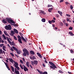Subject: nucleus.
I'll return each instance as SVG.
<instances>
[{
    "label": "nucleus",
    "instance_id": "nucleus-1",
    "mask_svg": "<svg viewBox=\"0 0 74 74\" xmlns=\"http://www.w3.org/2000/svg\"><path fill=\"white\" fill-rule=\"evenodd\" d=\"M6 20L9 23H10L11 25L12 23H14V24L15 23V22L10 18L8 17L6 18Z\"/></svg>",
    "mask_w": 74,
    "mask_h": 74
},
{
    "label": "nucleus",
    "instance_id": "nucleus-2",
    "mask_svg": "<svg viewBox=\"0 0 74 74\" xmlns=\"http://www.w3.org/2000/svg\"><path fill=\"white\" fill-rule=\"evenodd\" d=\"M23 51L24 52V53L23 54V56H26V55H29V52L27 51V50L26 49V48L24 49L23 50Z\"/></svg>",
    "mask_w": 74,
    "mask_h": 74
},
{
    "label": "nucleus",
    "instance_id": "nucleus-3",
    "mask_svg": "<svg viewBox=\"0 0 74 74\" xmlns=\"http://www.w3.org/2000/svg\"><path fill=\"white\" fill-rule=\"evenodd\" d=\"M49 63L51 66H50V68H51V69H57V67L55 66V65L52 62H49Z\"/></svg>",
    "mask_w": 74,
    "mask_h": 74
},
{
    "label": "nucleus",
    "instance_id": "nucleus-4",
    "mask_svg": "<svg viewBox=\"0 0 74 74\" xmlns=\"http://www.w3.org/2000/svg\"><path fill=\"white\" fill-rule=\"evenodd\" d=\"M14 66L18 70H20V68H19V67L18 66V62H15V61L14 62Z\"/></svg>",
    "mask_w": 74,
    "mask_h": 74
},
{
    "label": "nucleus",
    "instance_id": "nucleus-5",
    "mask_svg": "<svg viewBox=\"0 0 74 74\" xmlns=\"http://www.w3.org/2000/svg\"><path fill=\"white\" fill-rule=\"evenodd\" d=\"M5 29L7 30H11V26L10 25H8V26L6 25L5 27Z\"/></svg>",
    "mask_w": 74,
    "mask_h": 74
},
{
    "label": "nucleus",
    "instance_id": "nucleus-6",
    "mask_svg": "<svg viewBox=\"0 0 74 74\" xmlns=\"http://www.w3.org/2000/svg\"><path fill=\"white\" fill-rule=\"evenodd\" d=\"M12 48H13V49L15 51H17V53L18 54H20V53H21V51L18 50V49L16 48L14 46L12 47Z\"/></svg>",
    "mask_w": 74,
    "mask_h": 74
},
{
    "label": "nucleus",
    "instance_id": "nucleus-7",
    "mask_svg": "<svg viewBox=\"0 0 74 74\" xmlns=\"http://www.w3.org/2000/svg\"><path fill=\"white\" fill-rule=\"evenodd\" d=\"M20 34L21 36V38L22 39V40L24 41L25 42H27L26 41V39H25L24 38H23V35L22 33H21V32H20Z\"/></svg>",
    "mask_w": 74,
    "mask_h": 74
},
{
    "label": "nucleus",
    "instance_id": "nucleus-8",
    "mask_svg": "<svg viewBox=\"0 0 74 74\" xmlns=\"http://www.w3.org/2000/svg\"><path fill=\"white\" fill-rule=\"evenodd\" d=\"M2 23H3L4 24H5V23H7V21L5 20V19H3L2 21Z\"/></svg>",
    "mask_w": 74,
    "mask_h": 74
},
{
    "label": "nucleus",
    "instance_id": "nucleus-9",
    "mask_svg": "<svg viewBox=\"0 0 74 74\" xmlns=\"http://www.w3.org/2000/svg\"><path fill=\"white\" fill-rule=\"evenodd\" d=\"M39 13H40V14H42L44 15L46 14V13H45V12H44V11L41 10H39Z\"/></svg>",
    "mask_w": 74,
    "mask_h": 74
},
{
    "label": "nucleus",
    "instance_id": "nucleus-10",
    "mask_svg": "<svg viewBox=\"0 0 74 74\" xmlns=\"http://www.w3.org/2000/svg\"><path fill=\"white\" fill-rule=\"evenodd\" d=\"M23 69L25 71H28L29 70L25 66H24V67H23Z\"/></svg>",
    "mask_w": 74,
    "mask_h": 74
},
{
    "label": "nucleus",
    "instance_id": "nucleus-11",
    "mask_svg": "<svg viewBox=\"0 0 74 74\" xmlns=\"http://www.w3.org/2000/svg\"><path fill=\"white\" fill-rule=\"evenodd\" d=\"M53 9V8H49L48 10V11H49V12H52V10Z\"/></svg>",
    "mask_w": 74,
    "mask_h": 74
},
{
    "label": "nucleus",
    "instance_id": "nucleus-12",
    "mask_svg": "<svg viewBox=\"0 0 74 74\" xmlns=\"http://www.w3.org/2000/svg\"><path fill=\"white\" fill-rule=\"evenodd\" d=\"M14 69L15 73L16 74H19V71H16V69H16V68H15Z\"/></svg>",
    "mask_w": 74,
    "mask_h": 74
},
{
    "label": "nucleus",
    "instance_id": "nucleus-13",
    "mask_svg": "<svg viewBox=\"0 0 74 74\" xmlns=\"http://www.w3.org/2000/svg\"><path fill=\"white\" fill-rule=\"evenodd\" d=\"M69 33L71 36H73L74 35V34H73V33L72 32H69Z\"/></svg>",
    "mask_w": 74,
    "mask_h": 74
},
{
    "label": "nucleus",
    "instance_id": "nucleus-14",
    "mask_svg": "<svg viewBox=\"0 0 74 74\" xmlns=\"http://www.w3.org/2000/svg\"><path fill=\"white\" fill-rule=\"evenodd\" d=\"M34 64L35 65H37L38 64V61L36 60H35L34 61Z\"/></svg>",
    "mask_w": 74,
    "mask_h": 74
},
{
    "label": "nucleus",
    "instance_id": "nucleus-15",
    "mask_svg": "<svg viewBox=\"0 0 74 74\" xmlns=\"http://www.w3.org/2000/svg\"><path fill=\"white\" fill-rule=\"evenodd\" d=\"M37 54L38 56L40 57V58H42V56L41 55L40 53L38 52L37 53Z\"/></svg>",
    "mask_w": 74,
    "mask_h": 74
},
{
    "label": "nucleus",
    "instance_id": "nucleus-16",
    "mask_svg": "<svg viewBox=\"0 0 74 74\" xmlns=\"http://www.w3.org/2000/svg\"><path fill=\"white\" fill-rule=\"evenodd\" d=\"M58 13L59 14H60L61 16H62V14H63V13H62V12H60V11H58Z\"/></svg>",
    "mask_w": 74,
    "mask_h": 74
},
{
    "label": "nucleus",
    "instance_id": "nucleus-17",
    "mask_svg": "<svg viewBox=\"0 0 74 74\" xmlns=\"http://www.w3.org/2000/svg\"><path fill=\"white\" fill-rule=\"evenodd\" d=\"M36 70L40 74H43V72H42L41 71H40L38 69H36Z\"/></svg>",
    "mask_w": 74,
    "mask_h": 74
},
{
    "label": "nucleus",
    "instance_id": "nucleus-18",
    "mask_svg": "<svg viewBox=\"0 0 74 74\" xmlns=\"http://www.w3.org/2000/svg\"><path fill=\"white\" fill-rule=\"evenodd\" d=\"M5 48H6V47L5 45H3V50L4 51H6Z\"/></svg>",
    "mask_w": 74,
    "mask_h": 74
},
{
    "label": "nucleus",
    "instance_id": "nucleus-19",
    "mask_svg": "<svg viewBox=\"0 0 74 74\" xmlns=\"http://www.w3.org/2000/svg\"><path fill=\"white\" fill-rule=\"evenodd\" d=\"M30 53L31 55H34L35 54L34 52L33 51H30Z\"/></svg>",
    "mask_w": 74,
    "mask_h": 74
},
{
    "label": "nucleus",
    "instance_id": "nucleus-20",
    "mask_svg": "<svg viewBox=\"0 0 74 74\" xmlns=\"http://www.w3.org/2000/svg\"><path fill=\"white\" fill-rule=\"evenodd\" d=\"M14 31L16 33H17V34H18V30H16L15 29H14Z\"/></svg>",
    "mask_w": 74,
    "mask_h": 74
},
{
    "label": "nucleus",
    "instance_id": "nucleus-21",
    "mask_svg": "<svg viewBox=\"0 0 74 74\" xmlns=\"http://www.w3.org/2000/svg\"><path fill=\"white\" fill-rule=\"evenodd\" d=\"M29 62H27L26 63V65L28 67H29Z\"/></svg>",
    "mask_w": 74,
    "mask_h": 74
},
{
    "label": "nucleus",
    "instance_id": "nucleus-22",
    "mask_svg": "<svg viewBox=\"0 0 74 74\" xmlns=\"http://www.w3.org/2000/svg\"><path fill=\"white\" fill-rule=\"evenodd\" d=\"M9 60L10 62H11V63L13 62V60H12V59L9 58Z\"/></svg>",
    "mask_w": 74,
    "mask_h": 74
},
{
    "label": "nucleus",
    "instance_id": "nucleus-23",
    "mask_svg": "<svg viewBox=\"0 0 74 74\" xmlns=\"http://www.w3.org/2000/svg\"><path fill=\"white\" fill-rule=\"evenodd\" d=\"M4 34H5V35H6L7 36H8V37H10V36L8 35V34L7 32H4Z\"/></svg>",
    "mask_w": 74,
    "mask_h": 74
},
{
    "label": "nucleus",
    "instance_id": "nucleus-24",
    "mask_svg": "<svg viewBox=\"0 0 74 74\" xmlns=\"http://www.w3.org/2000/svg\"><path fill=\"white\" fill-rule=\"evenodd\" d=\"M10 67L12 69V71H13V72H14V68H13L12 66H11Z\"/></svg>",
    "mask_w": 74,
    "mask_h": 74
},
{
    "label": "nucleus",
    "instance_id": "nucleus-25",
    "mask_svg": "<svg viewBox=\"0 0 74 74\" xmlns=\"http://www.w3.org/2000/svg\"><path fill=\"white\" fill-rule=\"evenodd\" d=\"M18 41H19V42L21 43V44H22V42L21 39H18Z\"/></svg>",
    "mask_w": 74,
    "mask_h": 74
},
{
    "label": "nucleus",
    "instance_id": "nucleus-26",
    "mask_svg": "<svg viewBox=\"0 0 74 74\" xmlns=\"http://www.w3.org/2000/svg\"><path fill=\"white\" fill-rule=\"evenodd\" d=\"M45 19L44 18L42 19V21L43 22H45Z\"/></svg>",
    "mask_w": 74,
    "mask_h": 74
},
{
    "label": "nucleus",
    "instance_id": "nucleus-27",
    "mask_svg": "<svg viewBox=\"0 0 74 74\" xmlns=\"http://www.w3.org/2000/svg\"><path fill=\"white\" fill-rule=\"evenodd\" d=\"M31 64H32V65L33 66H34V62L33 61H31Z\"/></svg>",
    "mask_w": 74,
    "mask_h": 74
},
{
    "label": "nucleus",
    "instance_id": "nucleus-28",
    "mask_svg": "<svg viewBox=\"0 0 74 74\" xmlns=\"http://www.w3.org/2000/svg\"><path fill=\"white\" fill-rule=\"evenodd\" d=\"M2 36L5 40H6V37H5V35L4 34H3Z\"/></svg>",
    "mask_w": 74,
    "mask_h": 74
},
{
    "label": "nucleus",
    "instance_id": "nucleus-29",
    "mask_svg": "<svg viewBox=\"0 0 74 74\" xmlns=\"http://www.w3.org/2000/svg\"><path fill=\"white\" fill-rule=\"evenodd\" d=\"M12 45H13V46H15V45H15V43H14V41H12Z\"/></svg>",
    "mask_w": 74,
    "mask_h": 74
},
{
    "label": "nucleus",
    "instance_id": "nucleus-30",
    "mask_svg": "<svg viewBox=\"0 0 74 74\" xmlns=\"http://www.w3.org/2000/svg\"><path fill=\"white\" fill-rule=\"evenodd\" d=\"M7 40L9 42V43H11V42L10 41V40H9L8 38V39H7Z\"/></svg>",
    "mask_w": 74,
    "mask_h": 74
},
{
    "label": "nucleus",
    "instance_id": "nucleus-31",
    "mask_svg": "<svg viewBox=\"0 0 74 74\" xmlns=\"http://www.w3.org/2000/svg\"><path fill=\"white\" fill-rule=\"evenodd\" d=\"M10 54L13 57H14V54L12 53H10Z\"/></svg>",
    "mask_w": 74,
    "mask_h": 74
},
{
    "label": "nucleus",
    "instance_id": "nucleus-32",
    "mask_svg": "<svg viewBox=\"0 0 74 74\" xmlns=\"http://www.w3.org/2000/svg\"><path fill=\"white\" fill-rule=\"evenodd\" d=\"M12 25H13V26H16V27H18V25H17V24H12Z\"/></svg>",
    "mask_w": 74,
    "mask_h": 74
},
{
    "label": "nucleus",
    "instance_id": "nucleus-33",
    "mask_svg": "<svg viewBox=\"0 0 74 74\" xmlns=\"http://www.w3.org/2000/svg\"><path fill=\"white\" fill-rule=\"evenodd\" d=\"M70 7L71 10H73V5H70Z\"/></svg>",
    "mask_w": 74,
    "mask_h": 74
},
{
    "label": "nucleus",
    "instance_id": "nucleus-34",
    "mask_svg": "<svg viewBox=\"0 0 74 74\" xmlns=\"http://www.w3.org/2000/svg\"><path fill=\"white\" fill-rule=\"evenodd\" d=\"M59 72L60 73H63V72L61 71V70H59Z\"/></svg>",
    "mask_w": 74,
    "mask_h": 74
},
{
    "label": "nucleus",
    "instance_id": "nucleus-35",
    "mask_svg": "<svg viewBox=\"0 0 74 74\" xmlns=\"http://www.w3.org/2000/svg\"><path fill=\"white\" fill-rule=\"evenodd\" d=\"M14 39L15 40H17V38H16V37L15 36H14Z\"/></svg>",
    "mask_w": 74,
    "mask_h": 74
},
{
    "label": "nucleus",
    "instance_id": "nucleus-36",
    "mask_svg": "<svg viewBox=\"0 0 74 74\" xmlns=\"http://www.w3.org/2000/svg\"><path fill=\"white\" fill-rule=\"evenodd\" d=\"M66 15L67 16H68V17H70V16H71L70 15L68 14H66Z\"/></svg>",
    "mask_w": 74,
    "mask_h": 74
},
{
    "label": "nucleus",
    "instance_id": "nucleus-37",
    "mask_svg": "<svg viewBox=\"0 0 74 74\" xmlns=\"http://www.w3.org/2000/svg\"><path fill=\"white\" fill-rule=\"evenodd\" d=\"M20 67H21V69L23 70V66H22L21 64H20Z\"/></svg>",
    "mask_w": 74,
    "mask_h": 74
},
{
    "label": "nucleus",
    "instance_id": "nucleus-38",
    "mask_svg": "<svg viewBox=\"0 0 74 74\" xmlns=\"http://www.w3.org/2000/svg\"><path fill=\"white\" fill-rule=\"evenodd\" d=\"M70 51H71V53H74V51H73V50L72 49H71V50Z\"/></svg>",
    "mask_w": 74,
    "mask_h": 74
},
{
    "label": "nucleus",
    "instance_id": "nucleus-39",
    "mask_svg": "<svg viewBox=\"0 0 74 74\" xmlns=\"http://www.w3.org/2000/svg\"><path fill=\"white\" fill-rule=\"evenodd\" d=\"M69 30H73V27H70L69 28Z\"/></svg>",
    "mask_w": 74,
    "mask_h": 74
},
{
    "label": "nucleus",
    "instance_id": "nucleus-40",
    "mask_svg": "<svg viewBox=\"0 0 74 74\" xmlns=\"http://www.w3.org/2000/svg\"><path fill=\"white\" fill-rule=\"evenodd\" d=\"M3 45H4V44H0V47H2Z\"/></svg>",
    "mask_w": 74,
    "mask_h": 74
},
{
    "label": "nucleus",
    "instance_id": "nucleus-41",
    "mask_svg": "<svg viewBox=\"0 0 74 74\" xmlns=\"http://www.w3.org/2000/svg\"><path fill=\"white\" fill-rule=\"evenodd\" d=\"M18 39H21V37L19 35L18 36Z\"/></svg>",
    "mask_w": 74,
    "mask_h": 74
},
{
    "label": "nucleus",
    "instance_id": "nucleus-42",
    "mask_svg": "<svg viewBox=\"0 0 74 74\" xmlns=\"http://www.w3.org/2000/svg\"><path fill=\"white\" fill-rule=\"evenodd\" d=\"M52 7V5H48L47 7Z\"/></svg>",
    "mask_w": 74,
    "mask_h": 74
},
{
    "label": "nucleus",
    "instance_id": "nucleus-43",
    "mask_svg": "<svg viewBox=\"0 0 74 74\" xmlns=\"http://www.w3.org/2000/svg\"><path fill=\"white\" fill-rule=\"evenodd\" d=\"M6 66L8 69H9L10 68L9 67V66H8V64H6Z\"/></svg>",
    "mask_w": 74,
    "mask_h": 74
},
{
    "label": "nucleus",
    "instance_id": "nucleus-44",
    "mask_svg": "<svg viewBox=\"0 0 74 74\" xmlns=\"http://www.w3.org/2000/svg\"><path fill=\"white\" fill-rule=\"evenodd\" d=\"M48 73H47V72L46 71L44 72L43 73V74H47Z\"/></svg>",
    "mask_w": 74,
    "mask_h": 74
},
{
    "label": "nucleus",
    "instance_id": "nucleus-45",
    "mask_svg": "<svg viewBox=\"0 0 74 74\" xmlns=\"http://www.w3.org/2000/svg\"><path fill=\"white\" fill-rule=\"evenodd\" d=\"M49 23H50V24H52V21H51L50 20L49 21Z\"/></svg>",
    "mask_w": 74,
    "mask_h": 74
},
{
    "label": "nucleus",
    "instance_id": "nucleus-46",
    "mask_svg": "<svg viewBox=\"0 0 74 74\" xmlns=\"http://www.w3.org/2000/svg\"><path fill=\"white\" fill-rule=\"evenodd\" d=\"M10 50L11 51H14V49L12 48V47H11Z\"/></svg>",
    "mask_w": 74,
    "mask_h": 74
},
{
    "label": "nucleus",
    "instance_id": "nucleus-47",
    "mask_svg": "<svg viewBox=\"0 0 74 74\" xmlns=\"http://www.w3.org/2000/svg\"><path fill=\"white\" fill-rule=\"evenodd\" d=\"M20 62L21 63V64H23V61H22V60H20Z\"/></svg>",
    "mask_w": 74,
    "mask_h": 74
},
{
    "label": "nucleus",
    "instance_id": "nucleus-48",
    "mask_svg": "<svg viewBox=\"0 0 74 74\" xmlns=\"http://www.w3.org/2000/svg\"><path fill=\"white\" fill-rule=\"evenodd\" d=\"M51 22L52 23H55V21L53 20H51Z\"/></svg>",
    "mask_w": 74,
    "mask_h": 74
},
{
    "label": "nucleus",
    "instance_id": "nucleus-49",
    "mask_svg": "<svg viewBox=\"0 0 74 74\" xmlns=\"http://www.w3.org/2000/svg\"><path fill=\"white\" fill-rule=\"evenodd\" d=\"M63 23H66V20H65V19H64L63 21Z\"/></svg>",
    "mask_w": 74,
    "mask_h": 74
},
{
    "label": "nucleus",
    "instance_id": "nucleus-50",
    "mask_svg": "<svg viewBox=\"0 0 74 74\" xmlns=\"http://www.w3.org/2000/svg\"><path fill=\"white\" fill-rule=\"evenodd\" d=\"M29 66H30L31 69H33V67L32 66V65H31V64H30Z\"/></svg>",
    "mask_w": 74,
    "mask_h": 74
},
{
    "label": "nucleus",
    "instance_id": "nucleus-51",
    "mask_svg": "<svg viewBox=\"0 0 74 74\" xmlns=\"http://www.w3.org/2000/svg\"><path fill=\"white\" fill-rule=\"evenodd\" d=\"M32 59H36V57H35L34 56H33L32 57Z\"/></svg>",
    "mask_w": 74,
    "mask_h": 74
},
{
    "label": "nucleus",
    "instance_id": "nucleus-52",
    "mask_svg": "<svg viewBox=\"0 0 74 74\" xmlns=\"http://www.w3.org/2000/svg\"><path fill=\"white\" fill-rule=\"evenodd\" d=\"M66 21L67 22H69V21H70V19H69V18H67L66 19Z\"/></svg>",
    "mask_w": 74,
    "mask_h": 74
},
{
    "label": "nucleus",
    "instance_id": "nucleus-53",
    "mask_svg": "<svg viewBox=\"0 0 74 74\" xmlns=\"http://www.w3.org/2000/svg\"><path fill=\"white\" fill-rule=\"evenodd\" d=\"M64 0H61L60 1V3H62V2H63Z\"/></svg>",
    "mask_w": 74,
    "mask_h": 74
},
{
    "label": "nucleus",
    "instance_id": "nucleus-54",
    "mask_svg": "<svg viewBox=\"0 0 74 74\" xmlns=\"http://www.w3.org/2000/svg\"><path fill=\"white\" fill-rule=\"evenodd\" d=\"M66 4V5H67V4H69V3L68 2H65Z\"/></svg>",
    "mask_w": 74,
    "mask_h": 74
},
{
    "label": "nucleus",
    "instance_id": "nucleus-55",
    "mask_svg": "<svg viewBox=\"0 0 74 74\" xmlns=\"http://www.w3.org/2000/svg\"><path fill=\"white\" fill-rule=\"evenodd\" d=\"M66 26H69V24H68L67 23H65Z\"/></svg>",
    "mask_w": 74,
    "mask_h": 74
},
{
    "label": "nucleus",
    "instance_id": "nucleus-56",
    "mask_svg": "<svg viewBox=\"0 0 74 74\" xmlns=\"http://www.w3.org/2000/svg\"><path fill=\"white\" fill-rule=\"evenodd\" d=\"M44 62L45 63H47V64H48V62H47V60H45Z\"/></svg>",
    "mask_w": 74,
    "mask_h": 74
},
{
    "label": "nucleus",
    "instance_id": "nucleus-57",
    "mask_svg": "<svg viewBox=\"0 0 74 74\" xmlns=\"http://www.w3.org/2000/svg\"><path fill=\"white\" fill-rule=\"evenodd\" d=\"M42 65L43 67H45V64H42Z\"/></svg>",
    "mask_w": 74,
    "mask_h": 74
},
{
    "label": "nucleus",
    "instance_id": "nucleus-58",
    "mask_svg": "<svg viewBox=\"0 0 74 74\" xmlns=\"http://www.w3.org/2000/svg\"><path fill=\"white\" fill-rule=\"evenodd\" d=\"M56 16L57 18H59V15L58 14H56Z\"/></svg>",
    "mask_w": 74,
    "mask_h": 74
},
{
    "label": "nucleus",
    "instance_id": "nucleus-59",
    "mask_svg": "<svg viewBox=\"0 0 74 74\" xmlns=\"http://www.w3.org/2000/svg\"><path fill=\"white\" fill-rule=\"evenodd\" d=\"M68 73L69 74H72V73H71V72H70L69 71L68 72Z\"/></svg>",
    "mask_w": 74,
    "mask_h": 74
},
{
    "label": "nucleus",
    "instance_id": "nucleus-60",
    "mask_svg": "<svg viewBox=\"0 0 74 74\" xmlns=\"http://www.w3.org/2000/svg\"><path fill=\"white\" fill-rule=\"evenodd\" d=\"M22 59H23V61L24 62H25V58H22Z\"/></svg>",
    "mask_w": 74,
    "mask_h": 74
},
{
    "label": "nucleus",
    "instance_id": "nucleus-61",
    "mask_svg": "<svg viewBox=\"0 0 74 74\" xmlns=\"http://www.w3.org/2000/svg\"><path fill=\"white\" fill-rule=\"evenodd\" d=\"M52 26L53 27H55V24H53Z\"/></svg>",
    "mask_w": 74,
    "mask_h": 74
},
{
    "label": "nucleus",
    "instance_id": "nucleus-62",
    "mask_svg": "<svg viewBox=\"0 0 74 74\" xmlns=\"http://www.w3.org/2000/svg\"><path fill=\"white\" fill-rule=\"evenodd\" d=\"M2 34V32H1V31L0 30V34Z\"/></svg>",
    "mask_w": 74,
    "mask_h": 74
},
{
    "label": "nucleus",
    "instance_id": "nucleus-63",
    "mask_svg": "<svg viewBox=\"0 0 74 74\" xmlns=\"http://www.w3.org/2000/svg\"><path fill=\"white\" fill-rule=\"evenodd\" d=\"M30 59H33V57H30Z\"/></svg>",
    "mask_w": 74,
    "mask_h": 74
},
{
    "label": "nucleus",
    "instance_id": "nucleus-64",
    "mask_svg": "<svg viewBox=\"0 0 74 74\" xmlns=\"http://www.w3.org/2000/svg\"><path fill=\"white\" fill-rule=\"evenodd\" d=\"M15 55L17 57V58H18V55H16V54H15Z\"/></svg>",
    "mask_w": 74,
    "mask_h": 74
}]
</instances>
